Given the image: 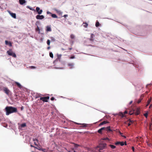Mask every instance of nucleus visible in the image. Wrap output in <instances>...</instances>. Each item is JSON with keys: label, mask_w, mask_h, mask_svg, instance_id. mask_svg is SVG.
<instances>
[{"label": "nucleus", "mask_w": 152, "mask_h": 152, "mask_svg": "<svg viewBox=\"0 0 152 152\" xmlns=\"http://www.w3.org/2000/svg\"><path fill=\"white\" fill-rule=\"evenodd\" d=\"M5 110L7 115H9L11 113H16L17 112V108L11 106H7L5 108Z\"/></svg>", "instance_id": "obj_1"}, {"label": "nucleus", "mask_w": 152, "mask_h": 152, "mask_svg": "<svg viewBox=\"0 0 152 152\" xmlns=\"http://www.w3.org/2000/svg\"><path fill=\"white\" fill-rule=\"evenodd\" d=\"M7 53L9 56H11L14 58L16 57V55L15 53L13 52L12 49H10L9 50L7 51Z\"/></svg>", "instance_id": "obj_2"}, {"label": "nucleus", "mask_w": 152, "mask_h": 152, "mask_svg": "<svg viewBox=\"0 0 152 152\" xmlns=\"http://www.w3.org/2000/svg\"><path fill=\"white\" fill-rule=\"evenodd\" d=\"M140 113V109L139 108H137L135 110H134L133 112L130 111L129 112V114L132 115L134 113H135L136 115H139Z\"/></svg>", "instance_id": "obj_3"}, {"label": "nucleus", "mask_w": 152, "mask_h": 152, "mask_svg": "<svg viewBox=\"0 0 152 152\" xmlns=\"http://www.w3.org/2000/svg\"><path fill=\"white\" fill-rule=\"evenodd\" d=\"M106 146V143L101 144L99 146H97V148H99V150H102L105 148Z\"/></svg>", "instance_id": "obj_4"}, {"label": "nucleus", "mask_w": 152, "mask_h": 152, "mask_svg": "<svg viewBox=\"0 0 152 152\" xmlns=\"http://www.w3.org/2000/svg\"><path fill=\"white\" fill-rule=\"evenodd\" d=\"M3 91L8 95H9L10 94V90L7 87H3Z\"/></svg>", "instance_id": "obj_5"}, {"label": "nucleus", "mask_w": 152, "mask_h": 152, "mask_svg": "<svg viewBox=\"0 0 152 152\" xmlns=\"http://www.w3.org/2000/svg\"><path fill=\"white\" fill-rule=\"evenodd\" d=\"M49 99V97L47 96L45 97H41L40 99V100L42 101L43 102H47L48 100Z\"/></svg>", "instance_id": "obj_6"}, {"label": "nucleus", "mask_w": 152, "mask_h": 152, "mask_svg": "<svg viewBox=\"0 0 152 152\" xmlns=\"http://www.w3.org/2000/svg\"><path fill=\"white\" fill-rule=\"evenodd\" d=\"M7 11L12 18L15 19L16 18V15L15 13H12L9 10H7Z\"/></svg>", "instance_id": "obj_7"}, {"label": "nucleus", "mask_w": 152, "mask_h": 152, "mask_svg": "<svg viewBox=\"0 0 152 152\" xmlns=\"http://www.w3.org/2000/svg\"><path fill=\"white\" fill-rule=\"evenodd\" d=\"M36 10L38 14L40 15L42 14V10H40V8L39 7H37L36 8Z\"/></svg>", "instance_id": "obj_8"}, {"label": "nucleus", "mask_w": 152, "mask_h": 152, "mask_svg": "<svg viewBox=\"0 0 152 152\" xmlns=\"http://www.w3.org/2000/svg\"><path fill=\"white\" fill-rule=\"evenodd\" d=\"M44 17L43 15H37L36 16V18L37 19H44Z\"/></svg>", "instance_id": "obj_9"}, {"label": "nucleus", "mask_w": 152, "mask_h": 152, "mask_svg": "<svg viewBox=\"0 0 152 152\" xmlns=\"http://www.w3.org/2000/svg\"><path fill=\"white\" fill-rule=\"evenodd\" d=\"M105 127H102L100 129H99L98 131V132L100 134H102V131L103 130H105Z\"/></svg>", "instance_id": "obj_10"}, {"label": "nucleus", "mask_w": 152, "mask_h": 152, "mask_svg": "<svg viewBox=\"0 0 152 152\" xmlns=\"http://www.w3.org/2000/svg\"><path fill=\"white\" fill-rule=\"evenodd\" d=\"M94 37V35L93 34H91V37L89 39V40L91 41H94V39L93 38Z\"/></svg>", "instance_id": "obj_11"}, {"label": "nucleus", "mask_w": 152, "mask_h": 152, "mask_svg": "<svg viewBox=\"0 0 152 152\" xmlns=\"http://www.w3.org/2000/svg\"><path fill=\"white\" fill-rule=\"evenodd\" d=\"M19 3L21 5H23L26 3L25 0H19Z\"/></svg>", "instance_id": "obj_12"}, {"label": "nucleus", "mask_w": 152, "mask_h": 152, "mask_svg": "<svg viewBox=\"0 0 152 152\" xmlns=\"http://www.w3.org/2000/svg\"><path fill=\"white\" fill-rule=\"evenodd\" d=\"M118 115L121 116V117L122 118H123V117H124L125 116V115L122 112H120L118 114Z\"/></svg>", "instance_id": "obj_13"}, {"label": "nucleus", "mask_w": 152, "mask_h": 152, "mask_svg": "<svg viewBox=\"0 0 152 152\" xmlns=\"http://www.w3.org/2000/svg\"><path fill=\"white\" fill-rule=\"evenodd\" d=\"M5 43L6 45H9L10 46H12V44L10 42H9L7 41L6 40L5 41Z\"/></svg>", "instance_id": "obj_14"}, {"label": "nucleus", "mask_w": 152, "mask_h": 152, "mask_svg": "<svg viewBox=\"0 0 152 152\" xmlns=\"http://www.w3.org/2000/svg\"><path fill=\"white\" fill-rule=\"evenodd\" d=\"M46 31H51V29L50 27L49 26H47L46 27Z\"/></svg>", "instance_id": "obj_15"}, {"label": "nucleus", "mask_w": 152, "mask_h": 152, "mask_svg": "<svg viewBox=\"0 0 152 152\" xmlns=\"http://www.w3.org/2000/svg\"><path fill=\"white\" fill-rule=\"evenodd\" d=\"M15 83L19 88H22V86L18 82H15Z\"/></svg>", "instance_id": "obj_16"}, {"label": "nucleus", "mask_w": 152, "mask_h": 152, "mask_svg": "<svg viewBox=\"0 0 152 152\" xmlns=\"http://www.w3.org/2000/svg\"><path fill=\"white\" fill-rule=\"evenodd\" d=\"M105 130H107L108 131H112V130L110 129V126L105 127Z\"/></svg>", "instance_id": "obj_17"}, {"label": "nucleus", "mask_w": 152, "mask_h": 152, "mask_svg": "<svg viewBox=\"0 0 152 152\" xmlns=\"http://www.w3.org/2000/svg\"><path fill=\"white\" fill-rule=\"evenodd\" d=\"M83 26L85 28H87L88 25V24L86 22H83Z\"/></svg>", "instance_id": "obj_18"}, {"label": "nucleus", "mask_w": 152, "mask_h": 152, "mask_svg": "<svg viewBox=\"0 0 152 152\" xmlns=\"http://www.w3.org/2000/svg\"><path fill=\"white\" fill-rule=\"evenodd\" d=\"M68 65L70 67V68H72L74 66V64L73 63H69L68 64Z\"/></svg>", "instance_id": "obj_19"}, {"label": "nucleus", "mask_w": 152, "mask_h": 152, "mask_svg": "<svg viewBox=\"0 0 152 152\" xmlns=\"http://www.w3.org/2000/svg\"><path fill=\"white\" fill-rule=\"evenodd\" d=\"M26 126V124L25 123H23L21 124L20 125V127L21 128H23Z\"/></svg>", "instance_id": "obj_20"}, {"label": "nucleus", "mask_w": 152, "mask_h": 152, "mask_svg": "<svg viewBox=\"0 0 152 152\" xmlns=\"http://www.w3.org/2000/svg\"><path fill=\"white\" fill-rule=\"evenodd\" d=\"M120 144L121 145V146H123L124 145V144L126 145V142H120Z\"/></svg>", "instance_id": "obj_21"}, {"label": "nucleus", "mask_w": 152, "mask_h": 152, "mask_svg": "<svg viewBox=\"0 0 152 152\" xmlns=\"http://www.w3.org/2000/svg\"><path fill=\"white\" fill-rule=\"evenodd\" d=\"M151 98H150L148 99V101L147 102V104L146 106V107H147L149 105V104L151 102Z\"/></svg>", "instance_id": "obj_22"}, {"label": "nucleus", "mask_w": 152, "mask_h": 152, "mask_svg": "<svg viewBox=\"0 0 152 152\" xmlns=\"http://www.w3.org/2000/svg\"><path fill=\"white\" fill-rule=\"evenodd\" d=\"M148 113V111H147L143 115L146 118H147Z\"/></svg>", "instance_id": "obj_23"}, {"label": "nucleus", "mask_w": 152, "mask_h": 152, "mask_svg": "<svg viewBox=\"0 0 152 152\" xmlns=\"http://www.w3.org/2000/svg\"><path fill=\"white\" fill-rule=\"evenodd\" d=\"M109 146L111 148L113 149H114L116 148V147L113 145H109Z\"/></svg>", "instance_id": "obj_24"}, {"label": "nucleus", "mask_w": 152, "mask_h": 152, "mask_svg": "<svg viewBox=\"0 0 152 152\" xmlns=\"http://www.w3.org/2000/svg\"><path fill=\"white\" fill-rule=\"evenodd\" d=\"M51 16L52 17L54 18H58L57 16L55 14H52L51 15Z\"/></svg>", "instance_id": "obj_25"}, {"label": "nucleus", "mask_w": 152, "mask_h": 152, "mask_svg": "<svg viewBox=\"0 0 152 152\" xmlns=\"http://www.w3.org/2000/svg\"><path fill=\"white\" fill-rule=\"evenodd\" d=\"M36 31H38V33L40 34V29L39 28L38 26H37V28H36Z\"/></svg>", "instance_id": "obj_26"}, {"label": "nucleus", "mask_w": 152, "mask_h": 152, "mask_svg": "<svg viewBox=\"0 0 152 152\" xmlns=\"http://www.w3.org/2000/svg\"><path fill=\"white\" fill-rule=\"evenodd\" d=\"M99 24H100L99 22L98 21H97L96 22L95 26L96 27H98L99 26Z\"/></svg>", "instance_id": "obj_27"}, {"label": "nucleus", "mask_w": 152, "mask_h": 152, "mask_svg": "<svg viewBox=\"0 0 152 152\" xmlns=\"http://www.w3.org/2000/svg\"><path fill=\"white\" fill-rule=\"evenodd\" d=\"M80 125H81V127H86L87 126L86 124H81Z\"/></svg>", "instance_id": "obj_28"}, {"label": "nucleus", "mask_w": 152, "mask_h": 152, "mask_svg": "<svg viewBox=\"0 0 152 152\" xmlns=\"http://www.w3.org/2000/svg\"><path fill=\"white\" fill-rule=\"evenodd\" d=\"M75 36L73 34H71L70 35V38L71 39H74L75 38Z\"/></svg>", "instance_id": "obj_29"}, {"label": "nucleus", "mask_w": 152, "mask_h": 152, "mask_svg": "<svg viewBox=\"0 0 152 152\" xmlns=\"http://www.w3.org/2000/svg\"><path fill=\"white\" fill-rule=\"evenodd\" d=\"M50 39H51L52 41L54 42L55 41V39L53 37H50Z\"/></svg>", "instance_id": "obj_30"}, {"label": "nucleus", "mask_w": 152, "mask_h": 152, "mask_svg": "<svg viewBox=\"0 0 152 152\" xmlns=\"http://www.w3.org/2000/svg\"><path fill=\"white\" fill-rule=\"evenodd\" d=\"M102 122L103 125L109 123V122L107 121H103Z\"/></svg>", "instance_id": "obj_31"}, {"label": "nucleus", "mask_w": 152, "mask_h": 152, "mask_svg": "<svg viewBox=\"0 0 152 152\" xmlns=\"http://www.w3.org/2000/svg\"><path fill=\"white\" fill-rule=\"evenodd\" d=\"M49 55H50V57H51L52 58H53V54L52 52L50 53Z\"/></svg>", "instance_id": "obj_32"}, {"label": "nucleus", "mask_w": 152, "mask_h": 152, "mask_svg": "<svg viewBox=\"0 0 152 152\" xmlns=\"http://www.w3.org/2000/svg\"><path fill=\"white\" fill-rule=\"evenodd\" d=\"M47 45L48 46H49L50 45V40L49 39H48L47 40Z\"/></svg>", "instance_id": "obj_33"}, {"label": "nucleus", "mask_w": 152, "mask_h": 152, "mask_svg": "<svg viewBox=\"0 0 152 152\" xmlns=\"http://www.w3.org/2000/svg\"><path fill=\"white\" fill-rule=\"evenodd\" d=\"M55 11H56L58 13H61V11H60V10H57L56 9H55Z\"/></svg>", "instance_id": "obj_34"}, {"label": "nucleus", "mask_w": 152, "mask_h": 152, "mask_svg": "<svg viewBox=\"0 0 152 152\" xmlns=\"http://www.w3.org/2000/svg\"><path fill=\"white\" fill-rule=\"evenodd\" d=\"M142 99V98H140V99H139L138 100V101L137 103L138 104L140 103L141 102Z\"/></svg>", "instance_id": "obj_35"}, {"label": "nucleus", "mask_w": 152, "mask_h": 152, "mask_svg": "<svg viewBox=\"0 0 152 152\" xmlns=\"http://www.w3.org/2000/svg\"><path fill=\"white\" fill-rule=\"evenodd\" d=\"M131 124L133 123L134 122V121L132 120H131L129 119L128 121Z\"/></svg>", "instance_id": "obj_36"}, {"label": "nucleus", "mask_w": 152, "mask_h": 152, "mask_svg": "<svg viewBox=\"0 0 152 152\" xmlns=\"http://www.w3.org/2000/svg\"><path fill=\"white\" fill-rule=\"evenodd\" d=\"M27 7L28 8H29V9L31 10H32V11H35V10L33 8H30L28 6H27Z\"/></svg>", "instance_id": "obj_37"}, {"label": "nucleus", "mask_w": 152, "mask_h": 152, "mask_svg": "<svg viewBox=\"0 0 152 152\" xmlns=\"http://www.w3.org/2000/svg\"><path fill=\"white\" fill-rule=\"evenodd\" d=\"M120 143V142H116L115 143V145H119Z\"/></svg>", "instance_id": "obj_38"}, {"label": "nucleus", "mask_w": 152, "mask_h": 152, "mask_svg": "<svg viewBox=\"0 0 152 152\" xmlns=\"http://www.w3.org/2000/svg\"><path fill=\"white\" fill-rule=\"evenodd\" d=\"M75 144L74 146L75 147L77 148L79 146V145L78 144Z\"/></svg>", "instance_id": "obj_39"}, {"label": "nucleus", "mask_w": 152, "mask_h": 152, "mask_svg": "<svg viewBox=\"0 0 152 152\" xmlns=\"http://www.w3.org/2000/svg\"><path fill=\"white\" fill-rule=\"evenodd\" d=\"M120 134H121V136L122 137H123L124 138H126V137L125 136H124L123 135H122V134L121 133H120Z\"/></svg>", "instance_id": "obj_40"}, {"label": "nucleus", "mask_w": 152, "mask_h": 152, "mask_svg": "<svg viewBox=\"0 0 152 152\" xmlns=\"http://www.w3.org/2000/svg\"><path fill=\"white\" fill-rule=\"evenodd\" d=\"M3 87H4L0 86V90L1 91H3Z\"/></svg>", "instance_id": "obj_41"}, {"label": "nucleus", "mask_w": 152, "mask_h": 152, "mask_svg": "<svg viewBox=\"0 0 152 152\" xmlns=\"http://www.w3.org/2000/svg\"><path fill=\"white\" fill-rule=\"evenodd\" d=\"M104 140H109V139L108 138H104L102 139Z\"/></svg>", "instance_id": "obj_42"}, {"label": "nucleus", "mask_w": 152, "mask_h": 152, "mask_svg": "<svg viewBox=\"0 0 152 152\" xmlns=\"http://www.w3.org/2000/svg\"><path fill=\"white\" fill-rule=\"evenodd\" d=\"M74 58H75V57L74 56H71L70 58V59H73Z\"/></svg>", "instance_id": "obj_43"}, {"label": "nucleus", "mask_w": 152, "mask_h": 152, "mask_svg": "<svg viewBox=\"0 0 152 152\" xmlns=\"http://www.w3.org/2000/svg\"><path fill=\"white\" fill-rule=\"evenodd\" d=\"M30 146H31V147H34V148H36V149H37V147H35V146H34L33 145H31Z\"/></svg>", "instance_id": "obj_44"}, {"label": "nucleus", "mask_w": 152, "mask_h": 152, "mask_svg": "<svg viewBox=\"0 0 152 152\" xmlns=\"http://www.w3.org/2000/svg\"><path fill=\"white\" fill-rule=\"evenodd\" d=\"M54 99H55L54 97H52L50 99L52 101H53V100H54Z\"/></svg>", "instance_id": "obj_45"}, {"label": "nucleus", "mask_w": 152, "mask_h": 152, "mask_svg": "<svg viewBox=\"0 0 152 152\" xmlns=\"http://www.w3.org/2000/svg\"><path fill=\"white\" fill-rule=\"evenodd\" d=\"M132 150L134 152V147H132Z\"/></svg>", "instance_id": "obj_46"}, {"label": "nucleus", "mask_w": 152, "mask_h": 152, "mask_svg": "<svg viewBox=\"0 0 152 152\" xmlns=\"http://www.w3.org/2000/svg\"><path fill=\"white\" fill-rule=\"evenodd\" d=\"M123 113L124 114V115L126 114H127V112L126 111H125Z\"/></svg>", "instance_id": "obj_47"}, {"label": "nucleus", "mask_w": 152, "mask_h": 152, "mask_svg": "<svg viewBox=\"0 0 152 152\" xmlns=\"http://www.w3.org/2000/svg\"><path fill=\"white\" fill-rule=\"evenodd\" d=\"M31 67V68H33V69H35L36 68V67L35 66H32Z\"/></svg>", "instance_id": "obj_48"}, {"label": "nucleus", "mask_w": 152, "mask_h": 152, "mask_svg": "<svg viewBox=\"0 0 152 152\" xmlns=\"http://www.w3.org/2000/svg\"><path fill=\"white\" fill-rule=\"evenodd\" d=\"M42 151H43L44 152H47V151H45V149H42Z\"/></svg>", "instance_id": "obj_49"}, {"label": "nucleus", "mask_w": 152, "mask_h": 152, "mask_svg": "<svg viewBox=\"0 0 152 152\" xmlns=\"http://www.w3.org/2000/svg\"><path fill=\"white\" fill-rule=\"evenodd\" d=\"M149 129L150 130H151L152 129V128H151V125H150V126L149 127Z\"/></svg>", "instance_id": "obj_50"}, {"label": "nucleus", "mask_w": 152, "mask_h": 152, "mask_svg": "<svg viewBox=\"0 0 152 152\" xmlns=\"http://www.w3.org/2000/svg\"><path fill=\"white\" fill-rule=\"evenodd\" d=\"M47 14H51V13L49 11H47Z\"/></svg>", "instance_id": "obj_51"}, {"label": "nucleus", "mask_w": 152, "mask_h": 152, "mask_svg": "<svg viewBox=\"0 0 152 152\" xmlns=\"http://www.w3.org/2000/svg\"><path fill=\"white\" fill-rule=\"evenodd\" d=\"M103 124H102V122H101V123H100L99 124V126H101V125H103Z\"/></svg>", "instance_id": "obj_52"}, {"label": "nucleus", "mask_w": 152, "mask_h": 152, "mask_svg": "<svg viewBox=\"0 0 152 152\" xmlns=\"http://www.w3.org/2000/svg\"><path fill=\"white\" fill-rule=\"evenodd\" d=\"M150 108H152V104H151L149 106Z\"/></svg>", "instance_id": "obj_53"}, {"label": "nucleus", "mask_w": 152, "mask_h": 152, "mask_svg": "<svg viewBox=\"0 0 152 152\" xmlns=\"http://www.w3.org/2000/svg\"><path fill=\"white\" fill-rule=\"evenodd\" d=\"M37 149H39V150H41V151H42V149H43L42 148H37Z\"/></svg>", "instance_id": "obj_54"}, {"label": "nucleus", "mask_w": 152, "mask_h": 152, "mask_svg": "<svg viewBox=\"0 0 152 152\" xmlns=\"http://www.w3.org/2000/svg\"><path fill=\"white\" fill-rule=\"evenodd\" d=\"M68 16L67 15H65L64 16V17L65 18L66 17H67Z\"/></svg>", "instance_id": "obj_55"}, {"label": "nucleus", "mask_w": 152, "mask_h": 152, "mask_svg": "<svg viewBox=\"0 0 152 152\" xmlns=\"http://www.w3.org/2000/svg\"><path fill=\"white\" fill-rule=\"evenodd\" d=\"M131 123L129 122V123L128 124V126H129L131 125Z\"/></svg>", "instance_id": "obj_56"}, {"label": "nucleus", "mask_w": 152, "mask_h": 152, "mask_svg": "<svg viewBox=\"0 0 152 152\" xmlns=\"http://www.w3.org/2000/svg\"><path fill=\"white\" fill-rule=\"evenodd\" d=\"M72 49V48H68V50H71Z\"/></svg>", "instance_id": "obj_57"}, {"label": "nucleus", "mask_w": 152, "mask_h": 152, "mask_svg": "<svg viewBox=\"0 0 152 152\" xmlns=\"http://www.w3.org/2000/svg\"><path fill=\"white\" fill-rule=\"evenodd\" d=\"M47 48L48 50H49L50 48V47L49 46V47H48Z\"/></svg>", "instance_id": "obj_58"}, {"label": "nucleus", "mask_w": 152, "mask_h": 152, "mask_svg": "<svg viewBox=\"0 0 152 152\" xmlns=\"http://www.w3.org/2000/svg\"><path fill=\"white\" fill-rule=\"evenodd\" d=\"M34 143V144L35 145H36V146L38 145L35 142Z\"/></svg>", "instance_id": "obj_59"}, {"label": "nucleus", "mask_w": 152, "mask_h": 152, "mask_svg": "<svg viewBox=\"0 0 152 152\" xmlns=\"http://www.w3.org/2000/svg\"><path fill=\"white\" fill-rule=\"evenodd\" d=\"M23 107H21V110H23Z\"/></svg>", "instance_id": "obj_60"}, {"label": "nucleus", "mask_w": 152, "mask_h": 152, "mask_svg": "<svg viewBox=\"0 0 152 152\" xmlns=\"http://www.w3.org/2000/svg\"><path fill=\"white\" fill-rule=\"evenodd\" d=\"M75 123V124H78V125H80L81 124H79V123Z\"/></svg>", "instance_id": "obj_61"}, {"label": "nucleus", "mask_w": 152, "mask_h": 152, "mask_svg": "<svg viewBox=\"0 0 152 152\" xmlns=\"http://www.w3.org/2000/svg\"><path fill=\"white\" fill-rule=\"evenodd\" d=\"M132 102V101H131L130 102H129V104H131Z\"/></svg>", "instance_id": "obj_62"}, {"label": "nucleus", "mask_w": 152, "mask_h": 152, "mask_svg": "<svg viewBox=\"0 0 152 152\" xmlns=\"http://www.w3.org/2000/svg\"><path fill=\"white\" fill-rule=\"evenodd\" d=\"M33 140L34 141H35V139H33Z\"/></svg>", "instance_id": "obj_63"}, {"label": "nucleus", "mask_w": 152, "mask_h": 152, "mask_svg": "<svg viewBox=\"0 0 152 152\" xmlns=\"http://www.w3.org/2000/svg\"><path fill=\"white\" fill-rule=\"evenodd\" d=\"M74 152H76V151H74Z\"/></svg>", "instance_id": "obj_64"}]
</instances>
